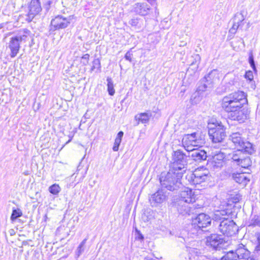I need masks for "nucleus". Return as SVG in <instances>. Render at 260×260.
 <instances>
[{"mask_svg": "<svg viewBox=\"0 0 260 260\" xmlns=\"http://www.w3.org/2000/svg\"><path fill=\"white\" fill-rule=\"evenodd\" d=\"M247 103L246 95L242 91H237L224 96L222 100V109L229 113L233 120L244 122L248 118L249 111L244 106Z\"/></svg>", "mask_w": 260, "mask_h": 260, "instance_id": "f257e3e1", "label": "nucleus"}, {"mask_svg": "<svg viewBox=\"0 0 260 260\" xmlns=\"http://www.w3.org/2000/svg\"><path fill=\"white\" fill-rule=\"evenodd\" d=\"M87 239H84L78 246L76 251V255L77 257L83 253L84 250V246L86 242Z\"/></svg>", "mask_w": 260, "mask_h": 260, "instance_id": "7c9ffc66", "label": "nucleus"}, {"mask_svg": "<svg viewBox=\"0 0 260 260\" xmlns=\"http://www.w3.org/2000/svg\"><path fill=\"white\" fill-rule=\"evenodd\" d=\"M208 134L210 138L214 143L221 142L225 137V128L221 123L210 125Z\"/></svg>", "mask_w": 260, "mask_h": 260, "instance_id": "423d86ee", "label": "nucleus"}, {"mask_svg": "<svg viewBox=\"0 0 260 260\" xmlns=\"http://www.w3.org/2000/svg\"><path fill=\"white\" fill-rule=\"evenodd\" d=\"M133 54L129 52L128 51L126 52V53L125 55V58L126 60L132 61V56Z\"/></svg>", "mask_w": 260, "mask_h": 260, "instance_id": "a19ab883", "label": "nucleus"}, {"mask_svg": "<svg viewBox=\"0 0 260 260\" xmlns=\"http://www.w3.org/2000/svg\"><path fill=\"white\" fill-rule=\"evenodd\" d=\"M182 143L186 150H189V147H199L204 143V140L196 133L184 136Z\"/></svg>", "mask_w": 260, "mask_h": 260, "instance_id": "0eeeda50", "label": "nucleus"}, {"mask_svg": "<svg viewBox=\"0 0 260 260\" xmlns=\"http://www.w3.org/2000/svg\"><path fill=\"white\" fill-rule=\"evenodd\" d=\"M230 140L237 149L244 150V152L248 154H251L255 151L253 145L249 142L245 141L239 132L232 133L230 136Z\"/></svg>", "mask_w": 260, "mask_h": 260, "instance_id": "7ed1b4c3", "label": "nucleus"}, {"mask_svg": "<svg viewBox=\"0 0 260 260\" xmlns=\"http://www.w3.org/2000/svg\"><path fill=\"white\" fill-rule=\"evenodd\" d=\"M60 190L61 188L59 185L57 184H54L49 187V192L54 195L57 194L60 191Z\"/></svg>", "mask_w": 260, "mask_h": 260, "instance_id": "473e14b6", "label": "nucleus"}, {"mask_svg": "<svg viewBox=\"0 0 260 260\" xmlns=\"http://www.w3.org/2000/svg\"><path fill=\"white\" fill-rule=\"evenodd\" d=\"M225 155L221 152H218L212 156L211 164L214 168H221L224 165Z\"/></svg>", "mask_w": 260, "mask_h": 260, "instance_id": "6ab92c4d", "label": "nucleus"}, {"mask_svg": "<svg viewBox=\"0 0 260 260\" xmlns=\"http://www.w3.org/2000/svg\"><path fill=\"white\" fill-rule=\"evenodd\" d=\"M228 171L230 176H232L233 179L239 184H241L243 186H245L250 181L249 179L247 177L245 173H235L228 169Z\"/></svg>", "mask_w": 260, "mask_h": 260, "instance_id": "a211bd4d", "label": "nucleus"}, {"mask_svg": "<svg viewBox=\"0 0 260 260\" xmlns=\"http://www.w3.org/2000/svg\"><path fill=\"white\" fill-rule=\"evenodd\" d=\"M203 96L201 93L196 92H194L190 99V102L191 104L196 105L201 101Z\"/></svg>", "mask_w": 260, "mask_h": 260, "instance_id": "c85d7f7f", "label": "nucleus"}, {"mask_svg": "<svg viewBox=\"0 0 260 260\" xmlns=\"http://www.w3.org/2000/svg\"><path fill=\"white\" fill-rule=\"evenodd\" d=\"M206 80L205 79L201 82V84L198 86L197 92H198L200 93H202L203 91H205L207 87H208V85L210 84H208V83L207 84H206L204 83L205 82Z\"/></svg>", "mask_w": 260, "mask_h": 260, "instance_id": "72a5a7b5", "label": "nucleus"}, {"mask_svg": "<svg viewBox=\"0 0 260 260\" xmlns=\"http://www.w3.org/2000/svg\"><path fill=\"white\" fill-rule=\"evenodd\" d=\"M206 245L214 249L222 247L223 240L221 236L217 234H212L206 238Z\"/></svg>", "mask_w": 260, "mask_h": 260, "instance_id": "9d476101", "label": "nucleus"}, {"mask_svg": "<svg viewBox=\"0 0 260 260\" xmlns=\"http://www.w3.org/2000/svg\"><path fill=\"white\" fill-rule=\"evenodd\" d=\"M92 66L91 67V71H93L95 69H100L101 68V63L99 59H95L92 62Z\"/></svg>", "mask_w": 260, "mask_h": 260, "instance_id": "4c0bfd02", "label": "nucleus"}, {"mask_svg": "<svg viewBox=\"0 0 260 260\" xmlns=\"http://www.w3.org/2000/svg\"><path fill=\"white\" fill-rule=\"evenodd\" d=\"M236 253L238 258L246 259L249 255L250 252L245 248V246L242 244L238 245L236 249Z\"/></svg>", "mask_w": 260, "mask_h": 260, "instance_id": "4be33fe9", "label": "nucleus"}, {"mask_svg": "<svg viewBox=\"0 0 260 260\" xmlns=\"http://www.w3.org/2000/svg\"><path fill=\"white\" fill-rule=\"evenodd\" d=\"M167 199V195L162 189L158 190L152 194L149 199L151 206L157 207L165 202Z\"/></svg>", "mask_w": 260, "mask_h": 260, "instance_id": "9b49d317", "label": "nucleus"}, {"mask_svg": "<svg viewBox=\"0 0 260 260\" xmlns=\"http://www.w3.org/2000/svg\"><path fill=\"white\" fill-rule=\"evenodd\" d=\"M183 173L177 171L174 169L170 168L167 173L161 174L159 180L162 187L167 189L174 191L179 188L181 186V179Z\"/></svg>", "mask_w": 260, "mask_h": 260, "instance_id": "f03ea898", "label": "nucleus"}, {"mask_svg": "<svg viewBox=\"0 0 260 260\" xmlns=\"http://www.w3.org/2000/svg\"><path fill=\"white\" fill-rule=\"evenodd\" d=\"M135 118L141 123H146L149 121L150 115L146 113H141L135 116Z\"/></svg>", "mask_w": 260, "mask_h": 260, "instance_id": "cd10ccee", "label": "nucleus"}, {"mask_svg": "<svg viewBox=\"0 0 260 260\" xmlns=\"http://www.w3.org/2000/svg\"><path fill=\"white\" fill-rule=\"evenodd\" d=\"M244 150L237 149L232 154H230V157L233 162L236 163L237 165L240 166L244 168H247L251 166L252 162L248 156H247Z\"/></svg>", "mask_w": 260, "mask_h": 260, "instance_id": "39448f33", "label": "nucleus"}, {"mask_svg": "<svg viewBox=\"0 0 260 260\" xmlns=\"http://www.w3.org/2000/svg\"><path fill=\"white\" fill-rule=\"evenodd\" d=\"M69 138H70V139H69V140L67 142V143H68L70 142L71 141V140L72 139V138H73V135H70L69 136Z\"/></svg>", "mask_w": 260, "mask_h": 260, "instance_id": "09e8293b", "label": "nucleus"}, {"mask_svg": "<svg viewBox=\"0 0 260 260\" xmlns=\"http://www.w3.org/2000/svg\"><path fill=\"white\" fill-rule=\"evenodd\" d=\"M236 225L233 220L223 218L219 225V230L223 235L231 236L235 234Z\"/></svg>", "mask_w": 260, "mask_h": 260, "instance_id": "6e6552de", "label": "nucleus"}, {"mask_svg": "<svg viewBox=\"0 0 260 260\" xmlns=\"http://www.w3.org/2000/svg\"><path fill=\"white\" fill-rule=\"evenodd\" d=\"M219 78L220 73L217 70H213L205 76V80H206L207 83H208V84H211L219 81Z\"/></svg>", "mask_w": 260, "mask_h": 260, "instance_id": "5701e85b", "label": "nucleus"}, {"mask_svg": "<svg viewBox=\"0 0 260 260\" xmlns=\"http://www.w3.org/2000/svg\"><path fill=\"white\" fill-rule=\"evenodd\" d=\"M151 217H150V218H149L148 219H147V220L148 221L149 220L151 219Z\"/></svg>", "mask_w": 260, "mask_h": 260, "instance_id": "3c124183", "label": "nucleus"}, {"mask_svg": "<svg viewBox=\"0 0 260 260\" xmlns=\"http://www.w3.org/2000/svg\"><path fill=\"white\" fill-rule=\"evenodd\" d=\"M41 10L42 8L39 0H31L29 7V12L28 13L29 19L32 20Z\"/></svg>", "mask_w": 260, "mask_h": 260, "instance_id": "2eb2a0df", "label": "nucleus"}, {"mask_svg": "<svg viewBox=\"0 0 260 260\" xmlns=\"http://www.w3.org/2000/svg\"><path fill=\"white\" fill-rule=\"evenodd\" d=\"M138 234H139V236H138V238L139 240H143V239H144V237H143V236L141 234H140L139 232V233H138Z\"/></svg>", "mask_w": 260, "mask_h": 260, "instance_id": "a18cd8bd", "label": "nucleus"}, {"mask_svg": "<svg viewBox=\"0 0 260 260\" xmlns=\"http://www.w3.org/2000/svg\"><path fill=\"white\" fill-rule=\"evenodd\" d=\"M256 237H257V241L258 242V244L257 246H256V249L257 250H260V233L257 234Z\"/></svg>", "mask_w": 260, "mask_h": 260, "instance_id": "37998d69", "label": "nucleus"}, {"mask_svg": "<svg viewBox=\"0 0 260 260\" xmlns=\"http://www.w3.org/2000/svg\"><path fill=\"white\" fill-rule=\"evenodd\" d=\"M239 42H240L241 43H242V44H244V41H243V40L242 39H240V40H239Z\"/></svg>", "mask_w": 260, "mask_h": 260, "instance_id": "8fccbe9b", "label": "nucleus"}, {"mask_svg": "<svg viewBox=\"0 0 260 260\" xmlns=\"http://www.w3.org/2000/svg\"><path fill=\"white\" fill-rule=\"evenodd\" d=\"M89 58V55L88 54H86L82 56V59L83 60L86 61V62H84V61H83L84 64H85L86 63H88Z\"/></svg>", "mask_w": 260, "mask_h": 260, "instance_id": "79ce46f5", "label": "nucleus"}, {"mask_svg": "<svg viewBox=\"0 0 260 260\" xmlns=\"http://www.w3.org/2000/svg\"><path fill=\"white\" fill-rule=\"evenodd\" d=\"M244 19V17L242 14H236L233 19V26L229 30V32L233 35L235 34L238 28L243 25Z\"/></svg>", "mask_w": 260, "mask_h": 260, "instance_id": "dca6fc26", "label": "nucleus"}, {"mask_svg": "<svg viewBox=\"0 0 260 260\" xmlns=\"http://www.w3.org/2000/svg\"><path fill=\"white\" fill-rule=\"evenodd\" d=\"M135 12L139 15L145 16L148 13L149 7L146 3H137L135 5Z\"/></svg>", "mask_w": 260, "mask_h": 260, "instance_id": "b1692460", "label": "nucleus"}, {"mask_svg": "<svg viewBox=\"0 0 260 260\" xmlns=\"http://www.w3.org/2000/svg\"><path fill=\"white\" fill-rule=\"evenodd\" d=\"M193 57L194 58V61H193L191 64H190V66H193V65H196V68H197L198 67V66L200 62V61H201V57L199 55V54H195L193 56Z\"/></svg>", "mask_w": 260, "mask_h": 260, "instance_id": "c9c22d12", "label": "nucleus"}, {"mask_svg": "<svg viewBox=\"0 0 260 260\" xmlns=\"http://www.w3.org/2000/svg\"><path fill=\"white\" fill-rule=\"evenodd\" d=\"M208 171H206L203 172L201 170H196L193 173L191 174L189 176L191 183L194 185L200 184L205 182L208 179Z\"/></svg>", "mask_w": 260, "mask_h": 260, "instance_id": "1a4fd4ad", "label": "nucleus"}, {"mask_svg": "<svg viewBox=\"0 0 260 260\" xmlns=\"http://www.w3.org/2000/svg\"><path fill=\"white\" fill-rule=\"evenodd\" d=\"M22 212L19 209H15L13 210L11 216V219L12 221L15 220L18 217H21L22 216Z\"/></svg>", "mask_w": 260, "mask_h": 260, "instance_id": "f704fd0d", "label": "nucleus"}, {"mask_svg": "<svg viewBox=\"0 0 260 260\" xmlns=\"http://www.w3.org/2000/svg\"><path fill=\"white\" fill-rule=\"evenodd\" d=\"M194 224H197L199 228H203L211 224L210 217L205 213H201L193 220Z\"/></svg>", "mask_w": 260, "mask_h": 260, "instance_id": "ddd939ff", "label": "nucleus"}, {"mask_svg": "<svg viewBox=\"0 0 260 260\" xmlns=\"http://www.w3.org/2000/svg\"><path fill=\"white\" fill-rule=\"evenodd\" d=\"M238 258L236 252L233 250L226 253L222 258L221 260H237Z\"/></svg>", "mask_w": 260, "mask_h": 260, "instance_id": "c756f323", "label": "nucleus"}, {"mask_svg": "<svg viewBox=\"0 0 260 260\" xmlns=\"http://www.w3.org/2000/svg\"><path fill=\"white\" fill-rule=\"evenodd\" d=\"M123 136V132L122 131L119 132L115 140L114 146L113 147V150L114 151H117L119 149V146L121 142V139Z\"/></svg>", "mask_w": 260, "mask_h": 260, "instance_id": "bb28decb", "label": "nucleus"}, {"mask_svg": "<svg viewBox=\"0 0 260 260\" xmlns=\"http://www.w3.org/2000/svg\"><path fill=\"white\" fill-rule=\"evenodd\" d=\"M195 148H193L192 147H189V150H187L188 152H190L189 154L191 153V151L193 150H195Z\"/></svg>", "mask_w": 260, "mask_h": 260, "instance_id": "de8ad7c7", "label": "nucleus"}, {"mask_svg": "<svg viewBox=\"0 0 260 260\" xmlns=\"http://www.w3.org/2000/svg\"><path fill=\"white\" fill-rule=\"evenodd\" d=\"M107 81L108 82L107 86L109 94L110 95H113L115 93V90L114 89V85L112 82V80L111 78L108 77L107 79Z\"/></svg>", "mask_w": 260, "mask_h": 260, "instance_id": "2f4dec72", "label": "nucleus"}, {"mask_svg": "<svg viewBox=\"0 0 260 260\" xmlns=\"http://www.w3.org/2000/svg\"><path fill=\"white\" fill-rule=\"evenodd\" d=\"M244 77L249 81H252L253 79V75L252 72L251 71H246Z\"/></svg>", "mask_w": 260, "mask_h": 260, "instance_id": "58836bf2", "label": "nucleus"}, {"mask_svg": "<svg viewBox=\"0 0 260 260\" xmlns=\"http://www.w3.org/2000/svg\"><path fill=\"white\" fill-rule=\"evenodd\" d=\"M70 19L58 16L51 20V24L56 29L67 27L69 23Z\"/></svg>", "mask_w": 260, "mask_h": 260, "instance_id": "4468645a", "label": "nucleus"}, {"mask_svg": "<svg viewBox=\"0 0 260 260\" xmlns=\"http://www.w3.org/2000/svg\"><path fill=\"white\" fill-rule=\"evenodd\" d=\"M16 37L18 38L21 43L23 44L31 38V34L29 30L24 29L22 31H20L19 34L16 36Z\"/></svg>", "mask_w": 260, "mask_h": 260, "instance_id": "a878e982", "label": "nucleus"}, {"mask_svg": "<svg viewBox=\"0 0 260 260\" xmlns=\"http://www.w3.org/2000/svg\"><path fill=\"white\" fill-rule=\"evenodd\" d=\"M9 232V233H10L11 236H13V235H14L15 234V231L13 229L10 230Z\"/></svg>", "mask_w": 260, "mask_h": 260, "instance_id": "49530a36", "label": "nucleus"}, {"mask_svg": "<svg viewBox=\"0 0 260 260\" xmlns=\"http://www.w3.org/2000/svg\"><path fill=\"white\" fill-rule=\"evenodd\" d=\"M189 203H181V202L178 201V202L175 204V206L180 214L182 215H189L192 213L191 207L189 206Z\"/></svg>", "mask_w": 260, "mask_h": 260, "instance_id": "aec40b11", "label": "nucleus"}, {"mask_svg": "<svg viewBox=\"0 0 260 260\" xmlns=\"http://www.w3.org/2000/svg\"><path fill=\"white\" fill-rule=\"evenodd\" d=\"M241 200V196L239 194H237L235 198L234 199V202L235 203L239 202Z\"/></svg>", "mask_w": 260, "mask_h": 260, "instance_id": "c03bdc74", "label": "nucleus"}, {"mask_svg": "<svg viewBox=\"0 0 260 260\" xmlns=\"http://www.w3.org/2000/svg\"><path fill=\"white\" fill-rule=\"evenodd\" d=\"M187 165V156L180 150L174 151L172 154V162L170 168L174 169L177 171L182 172V173L186 171L185 166Z\"/></svg>", "mask_w": 260, "mask_h": 260, "instance_id": "20e7f679", "label": "nucleus"}, {"mask_svg": "<svg viewBox=\"0 0 260 260\" xmlns=\"http://www.w3.org/2000/svg\"><path fill=\"white\" fill-rule=\"evenodd\" d=\"M221 206L222 207H220V210H217L214 214L216 220L223 219V217H221V216L227 215L231 213V210L226 208V207L228 206V205L226 203H223V205Z\"/></svg>", "mask_w": 260, "mask_h": 260, "instance_id": "393cba45", "label": "nucleus"}, {"mask_svg": "<svg viewBox=\"0 0 260 260\" xmlns=\"http://www.w3.org/2000/svg\"><path fill=\"white\" fill-rule=\"evenodd\" d=\"M129 24L132 26H138V27L141 26L140 20L138 19H132L129 21Z\"/></svg>", "mask_w": 260, "mask_h": 260, "instance_id": "ea45409f", "label": "nucleus"}, {"mask_svg": "<svg viewBox=\"0 0 260 260\" xmlns=\"http://www.w3.org/2000/svg\"><path fill=\"white\" fill-rule=\"evenodd\" d=\"M20 44H21V42L16 36L11 38L9 43V48L11 50L10 56L11 57H14L17 55L20 49Z\"/></svg>", "mask_w": 260, "mask_h": 260, "instance_id": "f3484780", "label": "nucleus"}, {"mask_svg": "<svg viewBox=\"0 0 260 260\" xmlns=\"http://www.w3.org/2000/svg\"><path fill=\"white\" fill-rule=\"evenodd\" d=\"M249 63L250 64V66L251 67V68L253 70V71L255 72H257V70L256 69V67H255V63H254L253 56L252 53L251 52L250 53V55H249Z\"/></svg>", "mask_w": 260, "mask_h": 260, "instance_id": "e433bc0d", "label": "nucleus"}, {"mask_svg": "<svg viewBox=\"0 0 260 260\" xmlns=\"http://www.w3.org/2000/svg\"><path fill=\"white\" fill-rule=\"evenodd\" d=\"M188 156L197 161L205 160L207 158V154L205 151L196 149L191 151V153L189 154Z\"/></svg>", "mask_w": 260, "mask_h": 260, "instance_id": "412c9836", "label": "nucleus"}, {"mask_svg": "<svg viewBox=\"0 0 260 260\" xmlns=\"http://www.w3.org/2000/svg\"><path fill=\"white\" fill-rule=\"evenodd\" d=\"M179 200L178 201L181 202V203H191L196 201V196L192 190L189 188H185L182 190L179 195Z\"/></svg>", "mask_w": 260, "mask_h": 260, "instance_id": "f8f14e48", "label": "nucleus"}]
</instances>
